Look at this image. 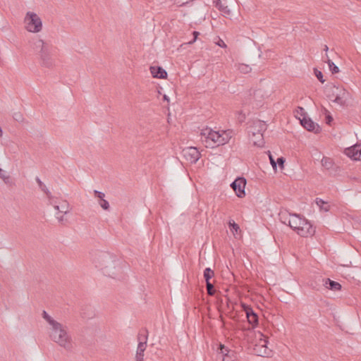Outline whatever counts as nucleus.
I'll return each instance as SVG.
<instances>
[{
    "label": "nucleus",
    "instance_id": "15",
    "mask_svg": "<svg viewBox=\"0 0 361 361\" xmlns=\"http://www.w3.org/2000/svg\"><path fill=\"white\" fill-rule=\"evenodd\" d=\"M152 75L154 78L166 79L167 78L168 74L166 69H149Z\"/></svg>",
    "mask_w": 361,
    "mask_h": 361
},
{
    "label": "nucleus",
    "instance_id": "39",
    "mask_svg": "<svg viewBox=\"0 0 361 361\" xmlns=\"http://www.w3.org/2000/svg\"><path fill=\"white\" fill-rule=\"evenodd\" d=\"M324 61L328 63L329 68H338V66H336L334 64V63L331 60L329 59L327 54H326V59H324Z\"/></svg>",
    "mask_w": 361,
    "mask_h": 361
},
{
    "label": "nucleus",
    "instance_id": "41",
    "mask_svg": "<svg viewBox=\"0 0 361 361\" xmlns=\"http://www.w3.org/2000/svg\"><path fill=\"white\" fill-rule=\"evenodd\" d=\"M269 157L270 163H271L273 169L274 170H276V161L274 160L273 156L271 154L270 152H269Z\"/></svg>",
    "mask_w": 361,
    "mask_h": 361
},
{
    "label": "nucleus",
    "instance_id": "17",
    "mask_svg": "<svg viewBox=\"0 0 361 361\" xmlns=\"http://www.w3.org/2000/svg\"><path fill=\"white\" fill-rule=\"evenodd\" d=\"M316 204L319 207L321 211L329 212L330 209V205L328 202L323 200L321 198L317 197L315 199Z\"/></svg>",
    "mask_w": 361,
    "mask_h": 361
},
{
    "label": "nucleus",
    "instance_id": "46",
    "mask_svg": "<svg viewBox=\"0 0 361 361\" xmlns=\"http://www.w3.org/2000/svg\"><path fill=\"white\" fill-rule=\"evenodd\" d=\"M331 72L332 75H335L336 73H339L340 69H329Z\"/></svg>",
    "mask_w": 361,
    "mask_h": 361
},
{
    "label": "nucleus",
    "instance_id": "30",
    "mask_svg": "<svg viewBox=\"0 0 361 361\" xmlns=\"http://www.w3.org/2000/svg\"><path fill=\"white\" fill-rule=\"evenodd\" d=\"M147 347V336H143V341H139L137 348L145 350Z\"/></svg>",
    "mask_w": 361,
    "mask_h": 361
},
{
    "label": "nucleus",
    "instance_id": "14",
    "mask_svg": "<svg viewBox=\"0 0 361 361\" xmlns=\"http://www.w3.org/2000/svg\"><path fill=\"white\" fill-rule=\"evenodd\" d=\"M54 208L61 213L67 214L70 211V204L66 200H62L59 204H55Z\"/></svg>",
    "mask_w": 361,
    "mask_h": 361
},
{
    "label": "nucleus",
    "instance_id": "54",
    "mask_svg": "<svg viewBox=\"0 0 361 361\" xmlns=\"http://www.w3.org/2000/svg\"><path fill=\"white\" fill-rule=\"evenodd\" d=\"M240 118H243V119H244V118H245V115H243V116H240Z\"/></svg>",
    "mask_w": 361,
    "mask_h": 361
},
{
    "label": "nucleus",
    "instance_id": "44",
    "mask_svg": "<svg viewBox=\"0 0 361 361\" xmlns=\"http://www.w3.org/2000/svg\"><path fill=\"white\" fill-rule=\"evenodd\" d=\"M216 44L219 47H222V48L226 47V44H225V42L220 38L219 39L218 42H216Z\"/></svg>",
    "mask_w": 361,
    "mask_h": 361
},
{
    "label": "nucleus",
    "instance_id": "8",
    "mask_svg": "<svg viewBox=\"0 0 361 361\" xmlns=\"http://www.w3.org/2000/svg\"><path fill=\"white\" fill-rule=\"evenodd\" d=\"M247 184L246 179L243 177H237L231 184V188L233 190L237 197L242 198L245 196V188Z\"/></svg>",
    "mask_w": 361,
    "mask_h": 361
},
{
    "label": "nucleus",
    "instance_id": "1",
    "mask_svg": "<svg viewBox=\"0 0 361 361\" xmlns=\"http://www.w3.org/2000/svg\"><path fill=\"white\" fill-rule=\"evenodd\" d=\"M290 216L292 218L288 221V226L300 236L307 238L314 235L316 228L302 215L292 213Z\"/></svg>",
    "mask_w": 361,
    "mask_h": 361
},
{
    "label": "nucleus",
    "instance_id": "42",
    "mask_svg": "<svg viewBox=\"0 0 361 361\" xmlns=\"http://www.w3.org/2000/svg\"><path fill=\"white\" fill-rule=\"evenodd\" d=\"M333 102H336L337 104H343V100L342 97H341L339 95H336L335 99L333 100Z\"/></svg>",
    "mask_w": 361,
    "mask_h": 361
},
{
    "label": "nucleus",
    "instance_id": "24",
    "mask_svg": "<svg viewBox=\"0 0 361 361\" xmlns=\"http://www.w3.org/2000/svg\"><path fill=\"white\" fill-rule=\"evenodd\" d=\"M314 74L315 77L318 79V80L322 82V84L326 81V80L324 78L323 73L319 69H313Z\"/></svg>",
    "mask_w": 361,
    "mask_h": 361
},
{
    "label": "nucleus",
    "instance_id": "25",
    "mask_svg": "<svg viewBox=\"0 0 361 361\" xmlns=\"http://www.w3.org/2000/svg\"><path fill=\"white\" fill-rule=\"evenodd\" d=\"M228 226H229L230 230L233 233H234V232L237 233L240 230V227H239L238 224H236L234 221H233L232 222L230 221L228 223Z\"/></svg>",
    "mask_w": 361,
    "mask_h": 361
},
{
    "label": "nucleus",
    "instance_id": "2",
    "mask_svg": "<svg viewBox=\"0 0 361 361\" xmlns=\"http://www.w3.org/2000/svg\"><path fill=\"white\" fill-rule=\"evenodd\" d=\"M49 336L51 339L63 347L68 352L73 350V341L71 336L68 334L66 327L59 323L54 328H51Z\"/></svg>",
    "mask_w": 361,
    "mask_h": 361
},
{
    "label": "nucleus",
    "instance_id": "7",
    "mask_svg": "<svg viewBox=\"0 0 361 361\" xmlns=\"http://www.w3.org/2000/svg\"><path fill=\"white\" fill-rule=\"evenodd\" d=\"M26 28L29 32H38L42 30V22L40 18L35 13L27 12L25 18Z\"/></svg>",
    "mask_w": 361,
    "mask_h": 361
},
{
    "label": "nucleus",
    "instance_id": "35",
    "mask_svg": "<svg viewBox=\"0 0 361 361\" xmlns=\"http://www.w3.org/2000/svg\"><path fill=\"white\" fill-rule=\"evenodd\" d=\"M94 195L99 200V201L104 199L105 197V194L104 192L98 191L97 190H94Z\"/></svg>",
    "mask_w": 361,
    "mask_h": 361
},
{
    "label": "nucleus",
    "instance_id": "40",
    "mask_svg": "<svg viewBox=\"0 0 361 361\" xmlns=\"http://www.w3.org/2000/svg\"><path fill=\"white\" fill-rule=\"evenodd\" d=\"M325 120H326V124L331 125V123L334 119H333L332 116L329 113H328L327 114H326Z\"/></svg>",
    "mask_w": 361,
    "mask_h": 361
},
{
    "label": "nucleus",
    "instance_id": "47",
    "mask_svg": "<svg viewBox=\"0 0 361 361\" xmlns=\"http://www.w3.org/2000/svg\"><path fill=\"white\" fill-rule=\"evenodd\" d=\"M163 101H166L167 102H169V98L167 95L166 94H164L163 95Z\"/></svg>",
    "mask_w": 361,
    "mask_h": 361
},
{
    "label": "nucleus",
    "instance_id": "28",
    "mask_svg": "<svg viewBox=\"0 0 361 361\" xmlns=\"http://www.w3.org/2000/svg\"><path fill=\"white\" fill-rule=\"evenodd\" d=\"M99 204L104 210H109L110 208L109 202L105 199L99 201Z\"/></svg>",
    "mask_w": 361,
    "mask_h": 361
},
{
    "label": "nucleus",
    "instance_id": "21",
    "mask_svg": "<svg viewBox=\"0 0 361 361\" xmlns=\"http://www.w3.org/2000/svg\"><path fill=\"white\" fill-rule=\"evenodd\" d=\"M204 279L206 283L210 282V280L214 276V271L209 267H207L203 273Z\"/></svg>",
    "mask_w": 361,
    "mask_h": 361
},
{
    "label": "nucleus",
    "instance_id": "33",
    "mask_svg": "<svg viewBox=\"0 0 361 361\" xmlns=\"http://www.w3.org/2000/svg\"><path fill=\"white\" fill-rule=\"evenodd\" d=\"M192 37H193L192 39L188 42V44H190V45L194 44L196 42V40L197 39V38L200 36V33L198 31H193L192 32Z\"/></svg>",
    "mask_w": 361,
    "mask_h": 361
},
{
    "label": "nucleus",
    "instance_id": "51",
    "mask_svg": "<svg viewBox=\"0 0 361 361\" xmlns=\"http://www.w3.org/2000/svg\"><path fill=\"white\" fill-rule=\"evenodd\" d=\"M149 68H161V66H150Z\"/></svg>",
    "mask_w": 361,
    "mask_h": 361
},
{
    "label": "nucleus",
    "instance_id": "48",
    "mask_svg": "<svg viewBox=\"0 0 361 361\" xmlns=\"http://www.w3.org/2000/svg\"><path fill=\"white\" fill-rule=\"evenodd\" d=\"M5 174L4 173V171L3 170L0 168V178H3V176H4Z\"/></svg>",
    "mask_w": 361,
    "mask_h": 361
},
{
    "label": "nucleus",
    "instance_id": "13",
    "mask_svg": "<svg viewBox=\"0 0 361 361\" xmlns=\"http://www.w3.org/2000/svg\"><path fill=\"white\" fill-rule=\"evenodd\" d=\"M322 166L328 171H336L335 169L337 168L332 159L326 157H324L322 159Z\"/></svg>",
    "mask_w": 361,
    "mask_h": 361
},
{
    "label": "nucleus",
    "instance_id": "50",
    "mask_svg": "<svg viewBox=\"0 0 361 361\" xmlns=\"http://www.w3.org/2000/svg\"><path fill=\"white\" fill-rule=\"evenodd\" d=\"M243 71H242L241 73H243V74H247L250 71H247V69H243Z\"/></svg>",
    "mask_w": 361,
    "mask_h": 361
},
{
    "label": "nucleus",
    "instance_id": "22",
    "mask_svg": "<svg viewBox=\"0 0 361 361\" xmlns=\"http://www.w3.org/2000/svg\"><path fill=\"white\" fill-rule=\"evenodd\" d=\"M36 181L39 187V188L47 195L49 198H51V192L47 188V186L44 184V183L39 179V178H36Z\"/></svg>",
    "mask_w": 361,
    "mask_h": 361
},
{
    "label": "nucleus",
    "instance_id": "45",
    "mask_svg": "<svg viewBox=\"0 0 361 361\" xmlns=\"http://www.w3.org/2000/svg\"><path fill=\"white\" fill-rule=\"evenodd\" d=\"M356 147H357V160H361V146L360 145H356Z\"/></svg>",
    "mask_w": 361,
    "mask_h": 361
},
{
    "label": "nucleus",
    "instance_id": "12",
    "mask_svg": "<svg viewBox=\"0 0 361 361\" xmlns=\"http://www.w3.org/2000/svg\"><path fill=\"white\" fill-rule=\"evenodd\" d=\"M322 281L324 282V286L331 290H340L342 288V286L340 283L332 281L330 279H323Z\"/></svg>",
    "mask_w": 361,
    "mask_h": 361
},
{
    "label": "nucleus",
    "instance_id": "53",
    "mask_svg": "<svg viewBox=\"0 0 361 361\" xmlns=\"http://www.w3.org/2000/svg\"><path fill=\"white\" fill-rule=\"evenodd\" d=\"M326 51L328 50V47L326 45H325V49H324Z\"/></svg>",
    "mask_w": 361,
    "mask_h": 361
},
{
    "label": "nucleus",
    "instance_id": "20",
    "mask_svg": "<svg viewBox=\"0 0 361 361\" xmlns=\"http://www.w3.org/2000/svg\"><path fill=\"white\" fill-rule=\"evenodd\" d=\"M238 360V354L233 350H226L223 361H235Z\"/></svg>",
    "mask_w": 361,
    "mask_h": 361
},
{
    "label": "nucleus",
    "instance_id": "32",
    "mask_svg": "<svg viewBox=\"0 0 361 361\" xmlns=\"http://www.w3.org/2000/svg\"><path fill=\"white\" fill-rule=\"evenodd\" d=\"M38 43L39 44H38L37 46L42 47V48H41L42 56H44L47 51L46 43L42 39H39Z\"/></svg>",
    "mask_w": 361,
    "mask_h": 361
},
{
    "label": "nucleus",
    "instance_id": "5",
    "mask_svg": "<svg viewBox=\"0 0 361 361\" xmlns=\"http://www.w3.org/2000/svg\"><path fill=\"white\" fill-rule=\"evenodd\" d=\"M220 137V131H215L211 128H206L201 132V140L207 148L218 147V141Z\"/></svg>",
    "mask_w": 361,
    "mask_h": 361
},
{
    "label": "nucleus",
    "instance_id": "49",
    "mask_svg": "<svg viewBox=\"0 0 361 361\" xmlns=\"http://www.w3.org/2000/svg\"><path fill=\"white\" fill-rule=\"evenodd\" d=\"M58 220L59 222L62 223L63 221V217L61 216H58L57 217Z\"/></svg>",
    "mask_w": 361,
    "mask_h": 361
},
{
    "label": "nucleus",
    "instance_id": "3",
    "mask_svg": "<svg viewBox=\"0 0 361 361\" xmlns=\"http://www.w3.org/2000/svg\"><path fill=\"white\" fill-rule=\"evenodd\" d=\"M95 266L104 271V273L110 277L116 278L115 272L110 268H115L117 264L115 256L106 252H99L94 259Z\"/></svg>",
    "mask_w": 361,
    "mask_h": 361
},
{
    "label": "nucleus",
    "instance_id": "23",
    "mask_svg": "<svg viewBox=\"0 0 361 361\" xmlns=\"http://www.w3.org/2000/svg\"><path fill=\"white\" fill-rule=\"evenodd\" d=\"M221 134L224 136L225 141L228 143L230 139L232 137L233 132L232 130H222Z\"/></svg>",
    "mask_w": 361,
    "mask_h": 361
},
{
    "label": "nucleus",
    "instance_id": "4",
    "mask_svg": "<svg viewBox=\"0 0 361 361\" xmlns=\"http://www.w3.org/2000/svg\"><path fill=\"white\" fill-rule=\"evenodd\" d=\"M267 125L261 120L253 121L248 127V135L253 145L257 147H263L264 144L263 133L266 131Z\"/></svg>",
    "mask_w": 361,
    "mask_h": 361
},
{
    "label": "nucleus",
    "instance_id": "56",
    "mask_svg": "<svg viewBox=\"0 0 361 361\" xmlns=\"http://www.w3.org/2000/svg\"><path fill=\"white\" fill-rule=\"evenodd\" d=\"M254 139H259V138H258V136H255V137H254Z\"/></svg>",
    "mask_w": 361,
    "mask_h": 361
},
{
    "label": "nucleus",
    "instance_id": "43",
    "mask_svg": "<svg viewBox=\"0 0 361 361\" xmlns=\"http://www.w3.org/2000/svg\"><path fill=\"white\" fill-rule=\"evenodd\" d=\"M226 143V142L225 141L224 136L220 133V137L219 138V141H218V146L224 145Z\"/></svg>",
    "mask_w": 361,
    "mask_h": 361
},
{
    "label": "nucleus",
    "instance_id": "11",
    "mask_svg": "<svg viewBox=\"0 0 361 361\" xmlns=\"http://www.w3.org/2000/svg\"><path fill=\"white\" fill-rule=\"evenodd\" d=\"M301 125L308 131L319 133L321 131L320 126L314 123L308 116L300 119Z\"/></svg>",
    "mask_w": 361,
    "mask_h": 361
},
{
    "label": "nucleus",
    "instance_id": "26",
    "mask_svg": "<svg viewBox=\"0 0 361 361\" xmlns=\"http://www.w3.org/2000/svg\"><path fill=\"white\" fill-rule=\"evenodd\" d=\"M206 289L207 293L209 295H214L215 294V290L214 285L211 282L206 283Z\"/></svg>",
    "mask_w": 361,
    "mask_h": 361
},
{
    "label": "nucleus",
    "instance_id": "16",
    "mask_svg": "<svg viewBox=\"0 0 361 361\" xmlns=\"http://www.w3.org/2000/svg\"><path fill=\"white\" fill-rule=\"evenodd\" d=\"M357 147H356V145L352 146V147H348V148H345V154L348 157H350V159H353V160H357Z\"/></svg>",
    "mask_w": 361,
    "mask_h": 361
},
{
    "label": "nucleus",
    "instance_id": "10",
    "mask_svg": "<svg viewBox=\"0 0 361 361\" xmlns=\"http://www.w3.org/2000/svg\"><path fill=\"white\" fill-rule=\"evenodd\" d=\"M185 159L190 164L196 163L200 158V153L197 148L194 147H186L181 152Z\"/></svg>",
    "mask_w": 361,
    "mask_h": 361
},
{
    "label": "nucleus",
    "instance_id": "37",
    "mask_svg": "<svg viewBox=\"0 0 361 361\" xmlns=\"http://www.w3.org/2000/svg\"><path fill=\"white\" fill-rule=\"evenodd\" d=\"M1 179L7 185H11L13 184L12 180L9 176L4 175Z\"/></svg>",
    "mask_w": 361,
    "mask_h": 361
},
{
    "label": "nucleus",
    "instance_id": "34",
    "mask_svg": "<svg viewBox=\"0 0 361 361\" xmlns=\"http://www.w3.org/2000/svg\"><path fill=\"white\" fill-rule=\"evenodd\" d=\"M13 118L18 122H22L23 121V116L20 112H16L13 115Z\"/></svg>",
    "mask_w": 361,
    "mask_h": 361
},
{
    "label": "nucleus",
    "instance_id": "19",
    "mask_svg": "<svg viewBox=\"0 0 361 361\" xmlns=\"http://www.w3.org/2000/svg\"><path fill=\"white\" fill-rule=\"evenodd\" d=\"M215 3V6L222 13L226 15H229L231 13L230 9L227 6H225L222 4L221 0H216L214 1Z\"/></svg>",
    "mask_w": 361,
    "mask_h": 361
},
{
    "label": "nucleus",
    "instance_id": "6",
    "mask_svg": "<svg viewBox=\"0 0 361 361\" xmlns=\"http://www.w3.org/2000/svg\"><path fill=\"white\" fill-rule=\"evenodd\" d=\"M268 339L264 335L260 334L259 338L256 341L254 345V353L262 357H271L272 355V350L268 347Z\"/></svg>",
    "mask_w": 361,
    "mask_h": 361
},
{
    "label": "nucleus",
    "instance_id": "18",
    "mask_svg": "<svg viewBox=\"0 0 361 361\" xmlns=\"http://www.w3.org/2000/svg\"><path fill=\"white\" fill-rule=\"evenodd\" d=\"M42 318L51 326L54 328L56 325H57L59 322L54 320L49 314L43 310L42 313Z\"/></svg>",
    "mask_w": 361,
    "mask_h": 361
},
{
    "label": "nucleus",
    "instance_id": "55",
    "mask_svg": "<svg viewBox=\"0 0 361 361\" xmlns=\"http://www.w3.org/2000/svg\"><path fill=\"white\" fill-rule=\"evenodd\" d=\"M239 120H240V122L243 121V118H239Z\"/></svg>",
    "mask_w": 361,
    "mask_h": 361
},
{
    "label": "nucleus",
    "instance_id": "36",
    "mask_svg": "<svg viewBox=\"0 0 361 361\" xmlns=\"http://www.w3.org/2000/svg\"><path fill=\"white\" fill-rule=\"evenodd\" d=\"M295 112L298 114H300L302 118H304V116H307L305 109L303 107H301V106H298L296 110H295Z\"/></svg>",
    "mask_w": 361,
    "mask_h": 361
},
{
    "label": "nucleus",
    "instance_id": "38",
    "mask_svg": "<svg viewBox=\"0 0 361 361\" xmlns=\"http://www.w3.org/2000/svg\"><path fill=\"white\" fill-rule=\"evenodd\" d=\"M219 350H220V353L222 354L223 357L225 355V353H226V350H231L227 347H226L224 345L220 344Z\"/></svg>",
    "mask_w": 361,
    "mask_h": 361
},
{
    "label": "nucleus",
    "instance_id": "52",
    "mask_svg": "<svg viewBox=\"0 0 361 361\" xmlns=\"http://www.w3.org/2000/svg\"><path fill=\"white\" fill-rule=\"evenodd\" d=\"M2 134H3V131H2L1 128L0 127V137L2 136Z\"/></svg>",
    "mask_w": 361,
    "mask_h": 361
},
{
    "label": "nucleus",
    "instance_id": "27",
    "mask_svg": "<svg viewBox=\"0 0 361 361\" xmlns=\"http://www.w3.org/2000/svg\"><path fill=\"white\" fill-rule=\"evenodd\" d=\"M147 336V338H148V331L147 329H142L137 335V340L139 341H143V336Z\"/></svg>",
    "mask_w": 361,
    "mask_h": 361
},
{
    "label": "nucleus",
    "instance_id": "9",
    "mask_svg": "<svg viewBox=\"0 0 361 361\" xmlns=\"http://www.w3.org/2000/svg\"><path fill=\"white\" fill-rule=\"evenodd\" d=\"M242 310L245 313L246 318L250 324L255 327L259 324V317L257 314L253 310L252 307L245 303H241Z\"/></svg>",
    "mask_w": 361,
    "mask_h": 361
},
{
    "label": "nucleus",
    "instance_id": "29",
    "mask_svg": "<svg viewBox=\"0 0 361 361\" xmlns=\"http://www.w3.org/2000/svg\"><path fill=\"white\" fill-rule=\"evenodd\" d=\"M144 350L137 349L136 355H135V359L136 361H143V357H144Z\"/></svg>",
    "mask_w": 361,
    "mask_h": 361
},
{
    "label": "nucleus",
    "instance_id": "31",
    "mask_svg": "<svg viewBox=\"0 0 361 361\" xmlns=\"http://www.w3.org/2000/svg\"><path fill=\"white\" fill-rule=\"evenodd\" d=\"M285 161H286V159L283 157H278L277 160L276 161V166L279 165V166L281 169H283Z\"/></svg>",
    "mask_w": 361,
    "mask_h": 361
}]
</instances>
